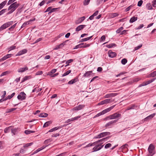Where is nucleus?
Listing matches in <instances>:
<instances>
[{
  "label": "nucleus",
  "instance_id": "14",
  "mask_svg": "<svg viewBox=\"0 0 156 156\" xmlns=\"http://www.w3.org/2000/svg\"><path fill=\"white\" fill-rule=\"evenodd\" d=\"M35 20V18H34V19L30 20H29L27 22H25L23 24V25L21 26V28H23V27H25L27 25H28V24H30V23L31 22Z\"/></svg>",
  "mask_w": 156,
  "mask_h": 156
},
{
  "label": "nucleus",
  "instance_id": "40",
  "mask_svg": "<svg viewBox=\"0 0 156 156\" xmlns=\"http://www.w3.org/2000/svg\"><path fill=\"white\" fill-rule=\"evenodd\" d=\"M127 62V60L126 58H123L121 60V63L123 65H124Z\"/></svg>",
  "mask_w": 156,
  "mask_h": 156
},
{
  "label": "nucleus",
  "instance_id": "52",
  "mask_svg": "<svg viewBox=\"0 0 156 156\" xmlns=\"http://www.w3.org/2000/svg\"><path fill=\"white\" fill-rule=\"evenodd\" d=\"M9 72L8 71H6L3 72L0 75L1 76H5L7 74L9 73Z\"/></svg>",
  "mask_w": 156,
  "mask_h": 156
},
{
  "label": "nucleus",
  "instance_id": "28",
  "mask_svg": "<svg viewBox=\"0 0 156 156\" xmlns=\"http://www.w3.org/2000/svg\"><path fill=\"white\" fill-rule=\"evenodd\" d=\"M12 126H10L9 127L6 128L4 130V133H7L9 132V130L11 129V128H12Z\"/></svg>",
  "mask_w": 156,
  "mask_h": 156
},
{
  "label": "nucleus",
  "instance_id": "23",
  "mask_svg": "<svg viewBox=\"0 0 156 156\" xmlns=\"http://www.w3.org/2000/svg\"><path fill=\"white\" fill-rule=\"evenodd\" d=\"M12 55V54H8L4 56L2 58V59L5 60L7 59L10 58L11 57Z\"/></svg>",
  "mask_w": 156,
  "mask_h": 156
},
{
  "label": "nucleus",
  "instance_id": "31",
  "mask_svg": "<svg viewBox=\"0 0 156 156\" xmlns=\"http://www.w3.org/2000/svg\"><path fill=\"white\" fill-rule=\"evenodd\" d=\"M48 115V114L45 113H42L40 114L39 116L41 117H46Z\"/></svg>",
  "mask_w": 156,
  "mask_h": 156
},
{
  "label": "nucleus",
  "instance_id": "18",
  "mask_svg": "<svg viewBox=\"0 0 156 156\" xmlns=\"http://www.w3.org/2000/svg\"><path fill=\"white\" fill-rule=\"evenodd\" d=\"M28 70V68L27 67H26L25 68H21L19 69L18 70V71L19 73H22L25 71Z\"/></svg>",
  "mask_w": 156,
  "mask_h": 156
},
{
  "label": "nucleus",
  "instance_id": "46",
  "mask_svg": "<svg viewBox=\"0 0 156 156\" xmlns=\"http://www.w3.org/2000/svg\"><path fill=\"white\" fill-rule=\"evenodd\" d=\"M128 146V145L127 144H125L124 145H122L121 147V148L122 149H127V147Z\"/></svg>",
  "mask_w": 156,
  "mask_h": 156
},
{
  "label": "nucleus",
  "instance_id": "5",
  "mask_svg": "<svg viewBox=\"0 0 156 156\" xmlns=\"http://www.w3.org/2000/svg\"><path fill=\"white\" fill-rule=\"evenodd\" d=\"M26 94L23 92H21L17 96V98L19 100L22 101L25 99Z\"/></svg>",
  "mask_w": 156,
  "mask_h": 156
},
{
  "label": "nucleus",
  "instance_id": "61",
  "mask_svg": "<svg viewBox=\"0 0 156 156\" xmlns=\"http://www.w3.org/2000/svg\"><path fill=\"white\" fill-rule=\"evenodd\" d=\"M43 73L42 71H39L37 72L36 74V75H42Z\"/></svg>",
  "mask_w": 156,
  "mask_h": 156
},
{
  "label": "nucleus",
  "instance_id": "54",
  "mask_svg": "<svg viewBox=\"0 0 156 156\" xmlns=\"http://www.w3.org/2000/svg\"><path fill=\"white\" fill-rule=\"evenodd\" d=\"M112 145L110 143H108L105 146V149H107L108 148L110 147Z\"/></svg>",
  "mask_w": 156,
  "mask_h": 156
},
{
  "label": "nucleus",
  "instance_id": "2",
  "mask_svg": "<svg viewBox=\"0 0 156 156\" xmlns=\"http://www.w3.org/2000/svg\"><path fill=\"white\" fill-rule=\"evenodd\" d=\"M148 150L149 152V154H148V156H152L155 153V147L152 144L149 145Z\"/></svg>",
  "mask_w": 156,
  "mask_h": 156
},
{
  "label": "nucleus",
  "instance_id": "16",
  "mask_svg": "<svg viewBox=\"0 0 156 156\" xmlns=\"http://www.w3.org/2000/svg\"><path fill=\"white\" fill-rule=\"evenodd\" d=\"M86 26L85 25H80L78 26L76 28V31H79L83 29Z\"/></svg>",
  "mask_w": 156,
  "mask_h": 156
},
{
  "label": "nucleus",
  "instance_id": "42",
  "mask_svg": "<svg viewBox=\"0 0 156 156\" xmlns=\"http://www.w3.org/2000/svg\"><path fill=\"white\" fill-rule=\"evenodd\" d=\"M6 28V27L5 24H4L3 25H2L0 27V31H2V30L5 29Z\"/></svg>",
  "mask_w": 156,
  "mask_h": 156
},
{
  "label": "nucleus",
  "instance_id": "49",
  "mask_svg": "<svg viewBox=\"0 0 156 156\" xmlns=\"http://www.w3.org/2000/svg\"><path fill=\"white\" fill-rule=\"evenodd\" d=\"M6 10H7L6 9H3L2 10H1L0 11V16L2 15L4 13H5L6 12Z\"/></svg>",
  "mask_w": 156,
  "mask_h": 156
},
{
  "label": "nucleus",
  "instance_id": "6",
  "mask_svg": "<svg viewBox=\"0 0 156 156\" xmlns=\"http://www.w3.org/2000/svg\"><path fill=\"white\" fill-rule=\"evenodd\" d=\"M110 134V133L109 132H105L100 133L98 135L94 137L95 138H100L101 137H104L107 135H109Z\"/></svg>",
  "mask_w": 156,
  "mask_h": 156
},
{
  "label": "nucleus",
  "instance_id": "44",
  "mask_svg": "<svg viewBox=\"0 0 156 156\" xmlns=\"http://www.w3.org/2000/svg\"><path fill=\"white\" fill-rule=\"evenodd\" d=\"M33 144V143H32V142H31V143H30L25 144H24V145L23 146V147H29V146H31Z\"/></svg>",
  "mask_w": 156,
  "mask_h": 156
},
{
  "label": "nucleus",
  "instance_id": "15",
  "mask_svg": "<svg viewBox=\"0 0 156 156\" xmlns=\"http://www.w3.org/2000/svg\"><path fill=\"white\" fill-rule=\"evenodd\" d=\"M27 52V50L26 49H24L19 51L18 53L16 55V56H20L23 54H25Z\"/></svg>",
  "mask_w": 156,
  "mask_h": 156
},
{
  "label": "nucleus",
  "instance_id": "62",
  "mask_svg": "<svg viewBox=\"0 0 156 156\" xmlns=\"http://www.w3.org/2000/svg\"><path fill=\"white\" fill-rule=\"evenodd\" d=\"M151 75H152L151 76L152 77H153L156 76V71L151 73Z\"/></svg>",
  "mask_w": 156,
  "mask_h": 156
},
{
  "label": "nucleus",
  "instance_id": "38",
  "mask_svg": "<svg viewBox=\"0 0 156 156\" xmlns=\"http://www.w3.org/2000/svg\"><path fill=\"white\" fill-rule=\"evenodd\" d=\"M73 59H70L66 61V64H67L65 66V67H66L69 66V64L71 62H73Z\"/></svg>",
  "mask_w": 156,
  "mask_h": 156
},
{
  "label": "nucleus",
  "instance_id": "20",
  "mask_svg": "<svg viewBox=\"0 0 156 156\" xmlns=\"http://www.w3.org/2000/svg\"><path fill=\"white\" fill-rule=\"evenodd\" d=\"M80 44H81V48H86L88 47L90 45V44H87L84 43H81Z\"/></svg>",
  "mask_w": 156,
  "mask_h": 156
},
{
  "label": "nucleus",
  "instance_id": "30",
  "mask_svg": "<svg viewBox=\"0 0 156 156\" xmlns=\"http://www.w3.org/2000/svg\"><path fill=\"white\" fill-rule=\"evenodd\" d=\"M146 6L148 10H151L153 9L150 3H147Z\"/></svg>",
  "mask_w": 156,
  "mask_h": 156
},
{
  "label": "nucleus",
  "instance_id": "51",
  "mask_svg": "<svg viewBox=\"0 0 156 156\" xmlns=\"http://www.w3.org/2000/svg\"><path fill=\"white\" fill-rule=\"evenodd\" d=\"M103 115V113H102V112H101L99 113H98V114H97V115H95L94 117V118H96L97 117H98L101 115Z\"/></svg>",
  "mask_w": 156,
  "mask_h": 156
},
{
  "label": "nucleus",
  "instance_id": "7",
  "mask_svg": "<svg viewBox=\"0 0 156 156\" xmlns=\"http://www.w3.org/2000/svg\"><path fill=\"white\" fill-rule=\"evenodd\" d=\"M156 78H153L150 80H149L148 81H147L145 83H143L142 84H140L139 85V87H141L143 86L146 85L148 84H150V83H152L153 81H154L155 79Z\"/></svg>",
  "mask_w": 156,
  "mask_h": 156
},
{
  "label": "nucleus",
  "instance_id": "11",
  "mask_svg": "<svg viewBox=\"0 0 156 156\" xmlns=\"http://www.w3.org/2000/svg\"><path fill=\"white\" fill-rule=\"evenodd\" d=\"M118 94L117 93H110L108 94H106L105 95V98H110L111 97H114V96H116L117 95H118Z\"/></svg>",
  "mask_w": 156,
  "mask_h": 156
},
{
  "label": "nucleus",
  "instance_id": "36",
  "mask_svg": "<svg viewBox=\"0 0 156 156\" xmlns=\"http://www.w3.org/2000/svg\"><path fill=\"white\" fill-rule=\"evenodd\" d=\"M59 8H52L51 9V11L49 12H48V14H49L51 13H52V12L56 11H57V10L58 9H59Z\"/></svg>",
  "mask_w": 156,
  "mask_h": 156
},
{
  "label": "nucleus",
  "instance_id": "10",
  "mask_svg": "<svg viewBox=\"0 0 156 156\" xmlns=\"http://www.w3.org/2000/svg\"><path fill=\"white\" fill-rule=\"evenodd\" d=\"M108 56L110 58H114L117 55V54L115 52H112L111 50L108 51Z\"/></svg>",
  "mask_w": 156,
  "mask_h": 156
},
{
  "label": "nucleus",
  "instance_id": "45",
  "mask_svg": "<svg viewBox=\"0 0 156 156\" xmlns=\"http://www.w3.org/2000/svg\"><path fill=\"white\" fill-rule=\"evenodd\" d=\"M90 0H84L83 2V5H88L90 2Z\"/></svg>",
  "mask_w": 156,
  "mask_h": 156
},
{
  "label": "nucleus",
  "instance_id": "60",
  "mask_svg": "<svg viewBox=\"0 0 156 156\" xmlns=\"http://www.w3.org/2000/svg\"><path fill=\"white\" fill-rule=\"evenodd\" d=\"M15 93H12L11 94V95H10V97L9 98H5V100H7V99H10L11 98H12L15 95Z\"/></svg>",
  "mask_w": 156,
  "mask_h": 156
},
{
  "label": "nucleus",
  "instance_id": "13",
  "mask_svg": "<svg viewBox=\"0 0 156 156\" xmlns=\"http://www.w3.org/2000/svg\"><path fill=\"white\" fill-rule=\"evenodd\" d=\"M84 107L83 105H79L77 106H76L73 108V110L78 111L80 110L83 109Z\"/></svg>",
  "mask_w": 156,
  "mask_h": 156
},
{
  "label": "nucleus",
  "instance_id": "24",
  "mask_svg": "<svg viewBox=\"0 0 156 156\" xmlns=\"http://www.w3.org/2000/svg\"><path fill=\"white\" fill-rule=\"evenodd\" d=\"M137 19V17H135V16H133L129 20V22L130 23H133L136 21Z\"/></svg>",
  "mask_w": 156,
  "mask_h": 156
},
{
  "label": "nucleus",
  "instance_id": "1",
  "mask_svg": "<svg viewBox=\"0 0 156 156\" xmlns=\"http://www.w3.org/2000/svg\"><path fill=\"white\" fill-rule=\"evenodd\" d=\"M11 4L8 8V10L10 11L7 13V15H9L12 13L20 5V4L17 3V2H15Z\"/></svg>",
  "mask_w": 156,
  "mask_h": 156
},
{
  "label": "nucleus",
  "instance_id": "25",
  "mask_svg": "<svg viewBox=\"0 0 156 156\" xmlns=\"http://www.w3.org/2000/svg\"><path fill=\"white\" fill-rule=\"evenodd\" d=\"M60 129V127H59V126H57L56 127H55L53 128H52L50 129L49 131L48 132H52L54 131H55L56 130H57L58 129Z\"/></svg>",
  "mask_w": 156,
  "mask_h": 156
},
{
  "label": "nucleus",
  "instance_id": "58",
  "mask_svg": "<svg viewBox=\"0 0 156 156\" xmlns=\"http://www.w3.org/2000/svg\"><path fill=\"white\" fill-rule=\"evenodd\" d=\"M118 15H119V14L117 13H113L112 14L111 16L112 18H113V17H115L118 16Z\"/></svg>",
  "mask_w": 156,
  "mask_h": 156
},
{
  "label": "nucleus",
  "instance_id": "50",
  "mask_svg": "<svg viewBox=\"0 0 156 156\" xmlns=\"http://www.w3.org/2000/svg\"><path fill=\"white\" fill-rule=\"evenodd\" d=\"M16 23L12 26L10 27L9 28V30H10L12 31L15 27L16 25Z\"/></svg>",
  "mask_w": 156,
  "mask_h": 156
},
{
  "label": "nucleus",
  "instance_id": "27",
  "mask_svg": "<svg viewBox=\"0 0 156 156\" xmlns=\"http://www.w3.org/2000/svg\"><path fill=\"white\" fill-rule=\"evenodd\" d=\"M31 78L30 76H25L22 80L21 83H23L25 81Z\"/></svg>",
  "mask_w": 156,
  "mask_h": 156
},
{
  "label": "nucleus",
  "instance_id": "21",
  "mask_svg": "<svg viewBox=\"0 0 156 156\" xmlns=\"http://www.w3.org/2000/svg\"><path fill=\"white\" fill-rule=\"evenodd\" d=\"M155 115V114L154 113L152 114L149 116H147L146 117L145 119V120H149L151 119L152 118L154 117V116Z\"/></svg>",
  "mask_w": 156,
  "mask_h": 156
},
{
  "label": "nucleus",
  "instance_id": "17",
  "mask_svg": "<svg viewBox=\"0 0 156 156\" xmlns=\"http://www.w3.org/2000/svg\"><path fill=\"white\" fill-rule=\"evenodd\" d=\"M135 107H136L137 106H136V105L134 104L131 105L127 107V108L126 110V111L129 110L130 109H134Z\"/></svg>",
  "mask_w": 156,
  "mask_h": 156
},
{
  "label": "nucleus",
  "instance_id": "56",
  "mask_svg": "<svg viewBox=\"0 0 156 156\" xmlns=\"http://www.w3.org/2000/svg\"><path fill=\"white\" fill-rule=\"evenodd\" d=\"M133 7V5H130V6L128 7L127 8L125 9V11L126 12L129 11L131 9V8L132 7Z\"/></svg>",
  "mask_w": 156,
  "mask_h": 156
},
{
  "label": "nucleus",
  "instance_id": "37",
  "mask_svg": "<svg viewBox=\"0 0 156 156\" xmlns=\"http://www.w3.org/2000/svg\"><path fill=\"white\" fill-rule=\"evenodd\" d=\"M68 40H66L63 42L62 43H61L60 44L58 45L59 47H60V48H62L66 44V42L68 41Z\"/></svg>",
  "mask_w": 156,
  "mask_h": 156
},
{
  "label": "nucleus",
  "instance_id": "9",
  "mask_svg": "<svg viewBox=\"0 0 156 156\" xmlns=\"http://www.w3.org/2000/svg\"><path fill=\"white\" fill-rule=\"evenodd\" d=\"M118 120V119L111 121L107 123L105 126L107 127H110L117 122Z\"/></svg>",
  "mask_w": 156,
  "mask_h": 156
},
{
  "label": "nucleus",
  "instance_id": "8",
  "mask_svg": "<svg viewBox=\"0 0 156 156\" xmlns=\"http://www.w3.org/2000/svg\"><path fill=\"white\" fill-rule=\"evenodd\" d=\"M104 146V145L101 146V144H98V145H96L93 148V152L96 151H97L100 150Z\"/></svg>",
  "mask_w": 156,
  "mask_h": 156
},
{
  "label": "nucleus",
  "instance_id": "12",
  "mask_svg": "<svg viewBox=\"0 0 156 156\" xmlns=\"http://www.w3.org/2000/svg\"><path fill=\"white\" fill-rule=\"evenodd\" d=\"M85 19V16H83L79 18L75 21L76 24H78L82 22Z\"/></svg>",
  "mask_w": 156,
  "mask_h": 156
},
{
  "label": "nucleus",
  "instance_id": "64",
  "mask_svg": "<svg viewBox=\"0 0 156 156\" xmlns=\"http://www.w3.org/2000/svg\"><path fill=\"white\" fill-rule=\"evenodd\" d=\"M152 5L154 7H155V5H156V0H153L152 2Z\"/></svg>",
  "mask_w": 156,
  "mask_h": 156
},
{
  "label": "nucleus",
  "instance_id": "26",
  "mask_svg": "<svg viewBox=\"0 0 156 156\" xmlns=\"http://www.w3.org/2000/svg\"><path fill=\"white\" fill-rule=\"evenodd\" d=\"M13 22L12 21H11L8 22L4 23V24H5L6 28H7L8 27L10 26V25H12L13 24Z\"/></svg>",
  "mask_w": 156,
  "mask_h": 156
},
{
  "label": "nucleus",
  "instance_id": "4",
  "mask_svg": "<svg viewBox=\"0 0 156 156\" xmlns=\"http://www.w3.org/2000/svg\"><path fill=\"white\" fill-rule=\"evenodd\" d=\"M114 101V100L110 99H107L100 101L99 103H98V105H101L104 104H106L110 103Z\"/></svg>",
  "mask_w": 156,
  "mask_h": 156
},
{
  "label": "nucleus",
  "instance_id": "35",
  "mask_svg": "<svg viewBox=\"0 0 156 156\" xmlns=\"http://www.w3.org/2000/svg\"><path fill=\"white\" fill-rule=\"evenodd\" d=\"M16 108H12L11 109H7L6 110V113H8L9 112H12L15 110H16Z\"/></svg>",
  "mask_w": 156,
  "mask_h": 156
},
{
  "label": "nucleus",
  "instance_id": "39",
  "mask_svg": "<svg viewBox=\"0 0 156 156\" xmlns=\"http://www.w3.org/2000/svg\"><path fill=\"white\" fill-rule=\"evenodd\" d=\"M108 138H109V137H107L106 138H104L101 139V140H98V143H101V144L103 143L102 142V141L106 140L107 139H108Z\"/></svg>",
  "mask_w": 156,
  "mask_h": 156
},
{
  "label": "nucleus",
  "instance_id": "34",
  "mask_svg": "<svg viewBox=\"0 0 156 156\" xmlns=\"http://www.w3.org/2000/svg\"><path fill=\"white\" fill-rule=\"evenodd\" d=\"M92 37V36H91L90 37H88L87 38L82 39L81 40V42H84V41H87L90 39Z\"/></svg>",
  "mask_w": 156,
  "mask_h": 156
},
{
  "label": "nucleus",
  "instance_id": "57",
  "mask_svg": "<svg viewBox=\"0 0 156 156\" xmlns=\"http://www.w3.org/2000/svg\"><path fill=\"white\" fill-rule=\"evenodd\" d=\"M52 8V7L51 6L48 7L46 10L44 12H50Z\"/></svg>",
  "mask_w": 156,
  "mask_h": 156
},
{
  "label": "nucleus",
  "instance_id": "41",
  "mask_svg": "<svg viewBox=\"0 0 156 156\" xmlns=\"http://www.w3.org/2000/svg\"><path fill=\"white\" fill-rule=\"evenodd\" d=\"M110 111V109L109 108H107V109H105V110H103L102 111V113H103V115L107 112H108Z\"/></svg>",
  "mask_w": 156,
  "mask_h": 156
},
{
  "label": "nucleus",
  "instance_id": "3",
  "mask_svg": "<svg viewBox=\"0 0 156 156\" xmlns=\"http://www.w3.org/2000/svg\"><path fill=\"white\" fill-rule=\"evenodd\" d=\"M121 116V114L117 112L109 116L108 118L110 119H117Z\"/></svg>",
  "mask_w": 156,
  "mask_h": 156
},
{
  "label": "nucleus",
  "instance_id": "59",
  "mask_svg": "<svg viewBox=\"0 0 156 156\" xmlns=\"http://www.w3.org/2000/svg\"><path fill=\"white\" fill-rule=\"evenodd\" d=\"M80 117V116H78L75 117H74V118H72V121H73L77 120Z\"/></svg>",
  "mask_w": 156,
  "mask_h": 156
},
{
  "label": "nucleus",
  "instance_id": "53",
  "mask_svg": "<svg viewBox=\"0 0 156 156\" xmlns=\"http://www.w3.org/2000/svg\"><path fill=\"white\" fill-rule=\"evenodd\" d=\"M143 3V1L142 0H140L138 2L137 5L139 7L141 6L142 5V4Z\"/></svg>",
  "mask_w": 156,
  "mask_h": 156
},
{
  "label": "nucleus",
  "instance_id": "32",
  "mask_svg": "<svg viewBox=\"0 0 156 156\" xmlns=\"http://www.w3.org/2000/svg\"><path fill=\"white\" fill-rule=\"evenodd\" d=\"M116 45L114 43H112L106 45V47L108 48H111L114 47Z\"/></svg>",
  "mask_w": 156,
  "mask_h": 156
},
{
  "label": "nucleus",
  "instance_id": "63",
  "mask_svg": "<svg viewBox=\"0 0 156 156\" xmlns=\"http://www.w3.org/2000/svg\"><path fill=\"white\" fill-rule=\"evenodd\" d=\"M46 146H45V147H44V146H43L40 148H38L37 150V152H39V151H41V150H43V149H44L46 147Z\"/></svg>",
  "mask_w": 156,
  "mask_h": 156
},
{
  "label": "nucleus",
  "instance_id": "48",
  "mask_svg": "<svg viewBox=\"0 0 156 156\" xmlns=\"http://www.w3.org/2000/svg\"><path fill=\"white\" fill-rule=\"evenodd\" d=\"M11 130L12 133H13L14 135H15L17 131V129L15 128L12 129V128H11Z\"/></svg>",
  "mask_w": 156,
  "mask_h": 156
},
{
  "label": "nucleus",
  "instance_id": "55",
  "mask_svg": "<svg viewBox=\"0 0 156 156\" xmlns=\"http://www.w3.org/2000/svg\"><path fill=\"white\" fill-rule=\"evenodd\" d=\"M16 47L15 46H12L10 47L8 49H9V51L8 52H9L10 51L15 49L16 48Z\"/></svg>",
  "mask_w": 156,
  "mask_h": 156
},
{
  "label": "nucleus",
  "instance_id": "19",
  "mask_svg": "<svg viewBox=\"0 0 156 156\" xmlns=\"http://www.w3.org/2000/svg\"><path fill=\"white\" fill-rule=\"evenodd\" d=\"M92 71L86 72V73L83 74V77H87L91 75L92 74Z\"/></svg>",
  "mask_w": 156,
  "mask_h": 156
},
{
  "label": "nucleus",
  "instance_id": "43",
  "mask_svg": "<svg viewBox=\"0 0 156 156\" xmlns=\"http://www.w3.org/2000/svg\"><path fill=\"white\" fill-rule=\"evenodd\" d=\"M123 29V28L122 27H121L119 28L116 31V33L117 34L121 33V31H122Z\"/></svg>",
  "mask_w": 156,
  "mask_h": 156
},
{
  "label": "nucleus",
  "instance_id": "33",
  "mask_svg": "<svg viewBox=\"0 0 156 156\" xmlns=\"http://www.w3.org/2000/svg\"><path fill=\"white\" fill-rule=\"evenodd\" d=\"M25 133L26 134H28L31 133H34L35 132L34 131L29 130H26L25 132Z\"/></svg>",
  "mask_w": 156,
  "mask_h": 156
},
{
  "label": "nucleus",
  "instance_id": "22",
  "mask_svg": "<svg viewBox=\"0 0 156 156\" xmlns=\"http://www.w3.org/2000/svg\"><path fill=\"white\" fill-rule=\"evenodd\" d=\"M52 123V122L51 121H49L48 122H46L44 124L43 127H45L49 126L50 124H51Z\"/></svg>",
  "mask_w": 156,
  "mask_h": 156
},
{
  "label": "nucleus",
  "instance_id": "29",
  "mask_svg": "<svg viewBox=\"0 0 156 156\" xmlns=\"http://www.w3.org/2000/svg\"><path fill=\"white\" fill-rule=\"evenodd\" d=\"M7 3L6 1H5L0 4V10L2 9Z\"/></svg>",
  "mask_w": 156,
  "mask_h": 156
},
{
  "label": "nucleus",
  "instance_id": "47",
  "mask_svg": "<svg viewBox=\"0 0 156 156\" xmlns=\"http://www.w3.org/2000/svg\"><path fill=\"white\" fill-rule=\"evenodd\" d=\"M71 72V70H69L67 71L66 72L64 73L62 75V76L63 77L65 76L68 75L69 73H70Z\"/></svg>",
  "mask_w": 156,
  "mask_h": 156
}]
</instances>
